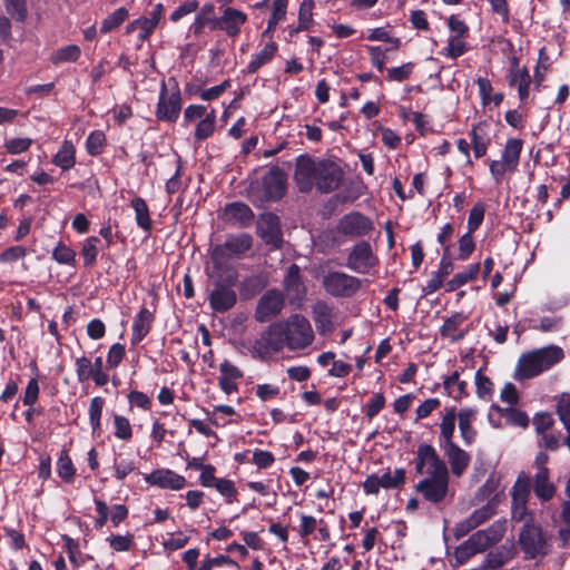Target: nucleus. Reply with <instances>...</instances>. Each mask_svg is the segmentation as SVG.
<instances>
[{
	"label": "nucleus",
	"mask_w": 570,
	"mask_h": 570,
	"mask_svg": "<svg viewBox=\"0 0 570 570\" xmlns=\"http://www.w3.org/2000/svg\"><path fill=\"white\" fill-rule=\"evenodd\" d=\"M444 455L455 476H461L471 462V455L462 450L456 443L442 444Z\"/></svg>",
	"instance_id": "aec40b11"
},
{
	"label": "nucleus",
	"mask_w": 570,
	"mask_h": 570,
	"mask_svg": "<svg viewBox=\"0 0 570 570\" xmlns=\"http://www.w3.org/2000/svg\"><path fill=\"white\" fill-rule=\"evenodd\" d=\"M386 399L383 393H374L364 406V414L367 420L375 417L384 407Z\"/></svg>",
	"instance_id": "bf43d9fd"
},
{
	"label": "nucleus",
	"mask_w": 570,
	"mask_h": 570,
	"mask_svg": "<svg viewBox=\"0 0 570 570\" xmlns=\"http://www.w3.org/2000/svg\"><path fill=\"white\" fill-rule=\"evenodd\" d=\"M523 141L519 138H509L502 151V160L509 166V173H514L520 161Z\"/></svg>",
	"instance_id": "7c9ffc66"
},
{
	"label": "nucleus",
	"mask_w": 570,
	"mask_h": 570,
	"mask_svg": "<svg viewBox=\"0 0 570 570\" xmlns=\"http://www.w3.org/2000/svg\"><path fill=\"white\" fill-rule=\"evenodd\" d=\"M284 304L285 298L282 292L268 289L257 303L255 320L259 323L269 322L282 312Z\"/></svg>",
	"instance_id": "ddd939ff"
},
{
	"label": "nucleus",
	"mask_w": 570,
	"mask_h": 570,
	"mask_svg": "<svg viewBox=\"0 0 570 570\" xmlns=\"http://www.w3.org/2000/svg\"><path fill=\"white\" fill-rule=\"evenodd\" d=\"M216 126V112L212 109L204 119L196 124L194 138L197 142L204 141L213 136Z\"/></svg>",
	"instance_id": "58836bf2"
},
{
	"label": "nucleus",
	"mask_w": 570,
	"mask_h": 570,
	"mask_svg": "<svg viewBox=\"0 0 570 570\" xmlns=\"http://www.w3.org/2000/svg\"><path fill=\"white\" fill-rule=\"evenodd\" d=\"M106 146V135L101 130H94L86 140V150L90 156H98Z\"/></svg>",
	"instance_id": "3c124183"
},
{
	"label": "nucleus",
	"mask_w": 570,
	"mask_h": 570,
	"mask_svg": "<svg viewBox=\"0 0 570 570\" xmlns=\"http://www.w3.org/2000/svg\"><path fill=\"white\" fill-rule=\"evenodd\" d=\"M465 320L466 316L461 312H456L450 317H446L439 330L441 337L451 340L455 332H458L461 325L465 322Z\"/></svg>",
	"instance_id": "c03bdc74"
},
{
	"label": "nucleus",
	"mask_w": 570,
	"mask_h": 570,
	"mask_svg": "<svg viewBox=\"0 0 570 570\" xmlns=\"http://www.w3.org/2000/svg\"><path fill=\"white\" fill-rule=\"evenodd\" d=\"M557 413L564 429L570 432V394H563L557 403Z\"/></svg>",
	"instance_id": "338daca9"
},
{
	"label": "nucleus",
	"mask_w": 570,
	"mask_h": 570,
	"mask_svg": "<svg viewBox=\"0 0 570 570\" xmlns=\"http://www.w3.org/2000/svg\"><path fill=\"white\" fill-rule=\"evenodd\" d=\"M528 504L529 500H511V515L514 521L534 522L533 512L529 510Z\"/></svg>",
	"instance_id": "864d4df0"
},
{
	"label": "nucleus",
	"mask_w": 570,
	"mask_h": 570,
	"mask_svg": "<svg viewBox=\"0 0 570 570\" xmlns=\"http://www.w3.org/2000/svg\"><path fill=\"white\" fill-rule=\"evenodd\" d=\"M373 228L372 219L356 210L343 215L336 224V230L351 238L364 237L370 234Z\"/></svg>",
	"instance_id": "9d476101"
},
{
	"label": "nucleus",
	"mask_w": 570,
	"mask_h": 570,
	"mask_svg": "<svg viewBox=\"0 0 570 570\" xmlns=\"http://www.w3.org/2000/svg\"><path fill=\"white\" fill-rule=\"evenodd\" d=\"M474 380L478 397L487 401L490 400L494 391V385L492 381L483 374L482 368L476 371Z\"/></svg>",
	"instance_id": "8fccbe9b"
},
{
	"label": "nucleus",
	"mask_w": 570,
	"mask_h": 570,
	"mask_svg": "<svg viewBox=\"0 0 570 570\" xmlns=\"http://www.w3.org/2000/svg\"><path fill=\"white\" fill-rule=\"evenodd\" d=\"M284 346L285 325L283 323H275L254 343L252 353L263 360L273 353L282 351Z\"/></svg>",
	"instance_id": "6e6552de"
},
{
	"label": "nucleus",
	"mask_w": 570,
	"mask_h": 570,
	"mask_svg": "<svg viewBox=\"0 0 570 570\" xmlns=\"http://www.w3.org/2000/svg\"><path fill=\"white\" fill-rule=\"evenodd\" d=\"M99 242V238L96 236H90L83 240L81 256L83 257L85 266L90 267L96 263L99 252L97 245Z\"/></svg>",
	"instance_id": "603ef678"
},
{
	"label": "nucleus",
	"mask_w": 570,
	"mask_h": 570,
	"mask_svg": "<svg viewBox=\"0 0 570 570\" xmlns=\"http://www.w3.org/2000/svg\"><path fill=\"white\" fill-rule=\"evenodd\" d=\"M315 7L314 0H304L298 10V26L289 30V36L297 33L301 30H309L314 24L313 9Z\"/></svg>",
	"instance_id": "f704fd0d"
},
{
	"label": "nucleus",
	"mask_w": 570,
	"mask_h": 570,
	"mask_svg": "<svg viewBox=\"0 0 570 570\" xmlns=\"http://www.w3.org/2000/svg\"><path fill=\"white\" fill-rule=\"evenodd\" d=\"M227 566L230 570H237L238 564L230 558L219 556L215 558H207L202 562V566L197 570H212L215 567Z\"/></svg>",
	"instance_id": "e2e57ef3"
},
{
	"label": "nucleus",
	"mask_w": 570,
	"mask_h": 570,
	"mask_svg": "<svg viewBox=\"0 0 570 570\" xmlns=\"http://www.w3.org/2000/svg\"><path fill=\"white\" fill-rule=\"evenodd\" d=\"M325 292L337 298L353 297L362 287V281L344 272L331 271L322 278Z\"/></svg>",
	"instance_id": "20e7f679"
},
{
	"label": "nucleus",
	"mask_w": 570,
	"mask_h": 570,
	"mask_svg": "<svg viewBox=\"0 0 570 570\" xmlns=\"http://www.w3.org/2000/svg\"><path fill=\"white\" fill-rule=\"evenodd\" d=\"M145 481L154 487L167 490H181L186 485L185 476L169 469H157L144 475Z\"/></svg>",
	"instance_id": "f3484780"
},
{
	"label": "nucleus",
	"mask_w": 570,
	"mask_h": 570,
	"mask_svg": "<svg viewBox=\"0 0 570 570\" xmlns=\"http://www.w3.org/2000/svg\"><path fill=\"white\" fill-rule=\"evenodd\" d=\"M225 217L227 222L238 227H247L254 219V213L244 203H232L225 208Z\"/></svg>",
	"instance_id": "5701e85b"
},
{
	"label": "nucleus",
	"mask_w": 570,
	"mask_h": 570,
	"mask_svg": "<svg viewBox=\"0 0 570 570\" xmlns=\"http://www.w3.org/2000/svg\"><path fill=\"white\" fill-rule=\"evenodd\" d=\"M458 246H459V253H458L456 258L462 262L468 261L475 250V242H474L473 233H470V230H466V233H464L462 236H460V238L458 240Z\"/></svg>",
	"instance_id": "6e6d98bb"
},
{
	"label": "nucleus",
	"mask_w": 570,
	"mask_h": 570,
	"mask_svg": "<svg viewBox=\"0 0 570 570\" xmlns=\"http://www.w3.org/2000/svg\"><path fill=\"white\" fill-rule=\"evenodd\" d=\"M247 21V16L240 10L227 7L222 16L217 18V30H223L228 37H236L242 26Z\"/></svg>",
	"instance_id": "a211bd4d"
},
{
	"label": "nucleus",
	"mask_w": 570,
	"mask_h": 570,
	"mask_svg": "<svg viewBox=\"0 0 570 570\" xmlns=\"http://www.w3.org/2000/svg\"><path fill=\"white\" fill-rule=\"evenodd\" d=\"M492 407L495 411H498L501 414V416H503L510 425L520 426V428H527L529 425V416L522 410H519L514 406H509V407L503 409L498 405H492Z\"/></svg>",
	"instance_id": "4c0bfd02"
},
{
	"label": "nucleus",
	"mask_w": 570,
	"mask_h": 570,
	"mask_svg": "<svg viewBox=\"0 0 570 570\" xmlns=\"http://www.w3.org/2000/svg\"><path fill=\"white\" fill-rule=\"evenodd\" d=\"M209 111L207 107L203 105H190L184 111V126L189 125L193 121H199L208 116Z\"/></svg>",
	"instance_id": "0e129e2a"
},
{
	"label": "nucleus",
	"mask_w": 570,
	"mask_h": 570,
	"mask_svg": "<svg viewBox=\"0 0 570 570\" xmlns=\"http://www.w3.org/2000/svg\"><path fill=\"white\" fill-rule=\"evenodd\" d=\"M454 264L452 254H442L439 269L431 274V278L423 287L424 295H431L438 292L444 284L445 278L453 272Z\"/></svg>",
	"instance_id": "6ab92c4d"
},
{
	"label": "nucleus",
	"mask_w": 570,
	"mask_h": 570,
	"mask_svg": "<svg viewBox=\"0 0 570 570\" xmlns=\"http://www.w3.org/2000/svg\"><path fill=\"white\" fill-rule=\"evenodd\" d=\"M287 128H289V132H287L288 137H294V131H297V135L301 137L303 135V129L306 130L305 135L311 141H320L322 138V129L316 126H309V125H301L299 122L291 121L287 125Z\"/></svg>",
	"instance_id": "5fc2aeb1"
},
{
	"label": "nucleus",
	"mask_w": 570,
	"mask_h": 570,
	"mask_svg": "<svg viewBox=\"0 0 570 570\" xmlns=\"http://www.w3.org/2000/svg\"><path fill=\"white\" fill-rule=\"evenodd\" d=\"M114 429L115 436L118 440L128 442L132 438V428L129 420L122 415L115 414L114 415Z\"/></svg>",
	"instance_id": "4d7b16f0"
},
{
	"label": "nucleus",
	"mask_w": 570,
	"mask_h": 570,
	"mask_svg": "<svg viewBox=\"0 0 570 570\" xmlns=\"http://www.w3.org/2000/svg\"><path fill=\"white\" fill-rule=\"evenodd\" d=\"M531 487L534 495L542 503L550 501L557 492V487L550 480L549 469L537 471L534 476L531 479Z\"/></svg>",
	"instance_id": "412c9836"
},
{
	"label": "nucleus",
	"mask_w": 570,
	"mask_h": 570,
	"mask_svg": "<svg viewBox=\"0 0 570 570\" xmlns=\"http://www.w3.org/2000/svg\"><path fill=\"white\" fill-rule=\"evenodd\" d=\"M564 358L563 350L549 345L523 353L517 363L513 377L522 382L539 376Z\"/></svg>",
	"instance_id": "f257e3e1"
},
{
	"label": "nucleus",
	"mask_w": 570,
	"mask_h": 570,
	"mask_svg": "<svg viewBox=\"0 0 570 570\" xmlns=\"http://www.w3.org/2000/svg\"><path fill=\"white\" fill-rule=\"evenodd\" d=\"M480 269V263H473L468 265L463 272L456 273L450 281L445 283V292H455L465 284L476 279Z\"/></svg>",
	"instance_id": "cd10ccee"
},
{
	"label": "nucleus",
	"mask_w": 570,
	"mask_h": 570,
	"mask_svg": "<svg viewBox=\"0 0 570 570\" xmlns=\"http://www.w3.org/2000/svg\"><path fill=\"white\" fill-rule=\"evenodd\" d=\"M131 207L135 210V218L137 225L145 232L151 229V219L149 216V209L146 202L140 197L131 199Z\"/></svg>",
	"instance_id": "ea45409f"
},
{
	"label": "nucleus",
	"mask_w": 570,
	"mask_h": 570,
	"mask_svg": "<svg viewBox=\"0 0 570 570\" xmlns=\"http://www.w3.org/2000/svg\"><path fill=\"white\" fill-rule=\"evenodd\" d=\"M454 233L455 228L452 223H446L441 227L436 236V242L441 245L443 249L442 254H451V248L453 246L451 239Z\"/></svg>",
	"instance_id": "680f3d73"
},
{
	"label": "nucleus",
	"mask_w": 570,
	"mask_h": 570,
	"mask_svg": "<svg viewBox=\"0 0 570 570\" xmlns=\"http://www.w3.org/2000/svg\"><path fill=\"white\" fill-rule=\"evenodd\" d=\"M285 195V171L279 166L271 167L262 177L261 184L252 185L253 202H276Z\"/></svg>",
	"instance_id": "f03ea898"
},
{
	"label": "nucleus",
	"mask_w": 570,
	"mask_h": 570,
	"mask_svg": "<svg viewBox=\"0 0 570 570\" xmlns=\"http://www.w3.org/2000/svg\"><path fill=\"white\" fill-rule=\"evenodd\" d=\"M450 475L448 472L431 473L415 485V491L432 503L440 504L449 493Z\"/></svg>",
	"instance_id": "423d86ee"
},
{
	"label": "nucleus",
	"mask_w": 570,
	"mask_h": 570,
	"mask_svg": "<svg viewBox=\"0 0 570 570\" xmlns=\"http://www.w3.org/2000/svg\"><path fill=\"white\" fill-rule=\"evenodd\" d=\"M81 50L77 45H69L57 49L50 57L53 65L73 62L80 57Z\"/></svg>",
	"instance_id": "a18cd8bd"
},
{
	"label": "nucleus",
	"mask_w": 570,
	"mask_h": 570,
	"mask_svg": "<svg viewBox=\"0 0 570 570\" xmlns=\"http://www.w3.org/2000/svg\"><path fill=\"white\" fill-rule=\"evenodd\" d=\"M57 473L66 483H72L76 476V468L67 451H61L57 461Z\"/></svg>",
	"instance_id": "79ce46f5"
},
{
	"label": "nucleus",
	"mask_w": 570,
	"mask_h": 570,
	"mask_svg": "<svg viewBox=\"0 0 570 570\" xmlns=\"http://www.w3.org/2000/svg\"><path fill=\"white\" fill-rule=\"evenodd\" d=\"M415 68V63L412 61L405 62L399 67H391L386 69V80L392 82H403L407 80Z\"/></svg>",
	"instance_id": "09e8293b"
},
{
	"label": "nucleus",
	"mask_w": 570,
	"mask_h": 570,
	"mask_svg": "<svg viewBox=\"0 0 570 570\" xmlns=\"http://www.w3.org/2000/svg\"><path fill=\"white\" fill-rule=\"evenodd\" d=\"M277 51V46L273 41H268L249 61L247 71L255 73L261 67L268 63Z\"/></svg>",
	"instance_id": "473e14b6"
},
{
	"label": "nucleus",
	"mask_w": 570,
	"mask_h": 570,
	"mask_svg": "<svg viewBox=\"0 0 570 570\" xmlns=\"http://www.w3.org/2000/svg\"><path fill=\"white\" fill-rule=\"evenodd\" d=\"M313 320L321 334L333 330V307L325 301H317L313 306Z\"/></svg>",
	"instance_id": "b1692460"
},
{
	"label": "nucleus",
	"mask_w": 570,
	"mask_h": 570,
	"mask_svg": "<svg viewBox=\"0 0 570 570\" xmlns=\"http://www.w3.org/2000/svg\"><path fill=\"white\" fill-rule=\"evenodd\" d=\"M367 51L370 53V60L373 67H375L380 72L384 71L387 56L386 51L382 49L380 46H368Z\"/></svg>",
	"instance_id": "69168bd1"
},
{
	"label": "nucleus",
	"mask_w": 570,
	"mask_h": 570,
	"mask_svg": "<svg viewBox=\"0 0 570 570\" xmlns=\"http://www.w3.org/2000/svg\"><path fill=\"white\" fill-rule=\"evenodd\" d=\"M455 419L456 412L455 407H446L445 414L442 417V422L440 424L441 433H440V444H450L454 443L452 441L454 431H455Z\"/></svg>",
	"instance_id": "72a5a7b5"
},
{
	"label": "nucleus",
	"mask_w": 570,
	"mask_h": 570,
	"mask_svg": "<svg viewBox=\"0 0 570 570\" xmlns=\"http://www.w3.org/2000/svg\"><path fill=\"white\" fill-rule=\"evenodd\" d=\"M469 50V47L463 38L459 37H449L448 46L444 48V52H442L446 58L456 59L463 56Z\"/></svg>",
	"instance_id": "13d9d810"
},
{
	"label": "nucleus",
	"mask_w": 570,
	"mask_h": 570,
	"mask_svg": "<svg viewBox=\"0 0 570 570\" xmlns=\"http://www.w3.org/2000/svg\"><path fill=\"white\" fill-rule=\"evenodd\" d=\"M343 179V170L333 161L320 160L315 187L322 194H328L336 188Z\"/></svg>",
	"instance_id": "2eb2a0df"
},
{
	"label": "nucleus",
	"mask_w": 570,
	"mask_h": 570,
	"mask_svg": "<svg viewBox=\"0 0 570 570\" xmlns=\"http://www.w3.org/2000/svg\"><path fill=\"white\" fill-rule=\"evenodd\" d=\"M416 456L425 464H430V468L428 469L429 474L449 471L445 462L440 458L435 448L431 444L421 443L417 446Z\"/></svg>",
	"instance_id": "393cba45"
},
{
	"label": "nucleus",
	"mask_w": 570,
	"mask_h": 570,
	"mask_svg": "<svg viewBox=\"0 0 570 570\" xmlns=\"http://www.w3.org/2000/svg\"><path fill=\"white\" fill-rule=\"evenodd\" d=\"M157 26L155 20H149L146 17L139 18L130 22L126 27V33L130 35L137 32V37L140 41H145L149 38Z\"/></svg>",
	"instance_id": "a19ab883"
},
{
	"label": "nucleus",
	"mask_w": 570,
	"mask_h": 570,
	"mask_svg": "<svg viewBox=\"0 0 570 570\" xmlns=\"http://www.w3.org/2000/svg\"><path fill=\"white\" fill-rule=\"evenodd\" d=\"M52 163L62 170L71 169L76 164V148L70 140H63L59 150L52 158Z\"/></svg>",
	"instance_id": "2f4dec72"
},
{
	"label": "nucleus",
	"mask_w": 570,
	"mask_h": 570,
	"mask_svg": "<svg viewBox=\"0 0 570 570\" xmlns=\"http://www.w3.org/2000/svg\"><path fill=\"white\" fill-rule=\"evenodd\" d=\"M379 257L367 240L354 244L346 257L345 266L358 274H368L379 266Z\"/></svg>",
	"instance_id": "39448f33"
},
{
	"label": "nucleus",
	"mask_w": 570,
	"mask_h": 570,
	"mask_svg": "<svg viewBox=\"0 0 570 570\" xmlns=\"http://www.w3.org/2000/svg\"><path fill=\"white\" fill-rule=\"evenodd\" d=\"M485 214V206L482 202H478L473 205L468 217V230L474 233L480 228L483 223Z\"/></svg>",
	"instance_id": "052dcab7"
},
{
	"label": "nucleus",
	"mask_w": 570,
	"mask_h": 570,
	"mask_svg": "<svg viewBox=\"0 0 570 570\" xmlns=\"http://www.w3.org/2000/svg\"><path fill=\"white\" fill-rule=\"evenodd\" d=\"M253 237L247 233L228 235L223 245L216 246L213 250L215 263L220 262L226 256H239L250 249Z\"/></svg>",
	"instance_id": "4468645a"
},
{
	"label": "nucleus",
	"mask_w": 570,
	"mask_h": 570,
	"mask_svg": "<svg viewBox=\"0 0 570 570\" xmlns=\"http://www.w3.org/2000/svg\"><path fill=\"white\" fill-rule=\"evenodd\" d=\"M501 537V533H497L493 528H489L488 530H479L474 532L469 538V543L474 547V551L481 553L498 542Z\"/></svg>",
	"instance_id": "c756f323"
},
{
	"label": "nucleus",
	"mask_w": 570,
	"mask_h": 570,
	"mask_svg": "<svg viewBox=\"0 0 570 570\" xmlns=\"http://www.w3.org/2000/svg\"><path fill=\"white\" fill-rule=\"evenodd\" d=\"M494 514V507L491 502H488L480 509L474 510L469 519L472 521V525L478 528L480 524L484 523Z\"/></svg>",
	"instance_id": "774afa93"
},
{
	"label": "nucleus",
	"mask_w": 570,
	"mask_h": 570,
	"mask_svg": "<svg viewBox=\"0 0 570 570\" xmlns=\"http://www.w3.org/2000/svg\"><path fill=\"white\" fill-rule=\"evenodd\" d=\"M475 415L476 410L474 409H462L458 413L459 429L465 445L472 444L476 436V430L472 426Z\"/></svg>",
	"instance_id": "c85d7f7f"
},
{
	"label": "nucleus",
	"mask_w": 570,
	"mask_h": 570,
	"mask_svg": "<svg viewBox=\"0 0 570 570\" xmlns=\"http://www.w3.org/2000/svg\"><path fill=\"white\" fill-rule=\"evenodd\" d=\"M105 406V400L100 396H95L90 401L89 405V422L92 428L94 434H99L101 430V414Z\"/></svg>",
	"instance_id": "de8ad7c7"
},
{
	"label": "nucleus",
	"mask_w": 570,
	"mask_h": 570,
	"mask_svg": "<svg viewBox=\"0 0 570 570\" xmlns=\"http://www.w3.org/2000/svg\"><path fill=\"white\" fill-rule=\"evenodd\" d=\"M313 340L314 333L309 321L305 316L294 314L287 320V348H305Z\"/></svg>",
	"instance_id": "1a4fd4ad"
},
{
	"label": "nucleus",
	"mask_w": 570,
	"mask_h": 570,
	"mask_svg": "<svg viewBox=\"0 0 570 570\" xmlns=\"http://www.w3.org/2000/svg\"><path fill=\"white\" fill-rule=\"evenodd\" d=\"M181 109V95L178 89L168 92L166 85L163 82L159 94V100L156 110V117L161 121L175 122Z\"/></svg>",
	"instance_id": "f8f14e48"
},
{
	"label": "nucleus",
	"mask_w": 570,
	"mask_h": 570,
	"mask_svg": "<svg viewBox=\"0 0 570 570\" xmlns=\"http://www.w3.org/2000/svg\"><path fill=\"white\" fill-rule=\"evenodd\" d=\"M258 234L263 240L274 248H281L283 244V233L281 219L272 214H263L258 220Z\"/></svg>",
	"instance_id": "dca6fc26"
},
{
	"label": "nucleus",
	"mask_w": 570,
	"mask_h": 570,
	"mask_svg": "<svg viewBox=\"0 0 570 570\" xmlns=\"http://www.w3.org/2000/svg\"><path fill=\"white\" fill-rule=\"evenodd\" d=\"M154 321L153 313L142 307L139 313L136 315L132 323V334H131V343L138 344L140 343L146 335L149 333L151 328V323Z\"/></svg>",
	"instance_id": "bb28decb"
},
{
	"label": "nucleus",
	"mask_w": 570,
	"mask_h": 570,
	"mask_svg": "<svg viewBox=\"0 0 570 570\" xmlns=\"http://www.w3.org/2000/svg\"><path fill=\"white\" fill-rule=\"evenodd\" d=\"M128 10L124 7L116 9L112 13H110L107 18H105L101 22L100 32L108 33L115 29H117L120 24H122L128 18Z\"/></svg>",
	"instance_id": "49530a36"
},
{
	"label": "nucleus",
	"mask_w": 570,
	"mask_h": 570,
	"mask_svg": "<svg viewBox=\"0 0 570 570\" xmlns=\"http://www.w3.org/2000/svg\"><path fill=\"white\" fill-rule=\"evenodd\" d=\"M208 26L210 30H217V17H215V6L205 3L197 12L194 22L190 24V31L199 36L204 28Z\"/></svg>",
	"instance_id": "a878e982"
},
{
	"label": "nucleus",
	"mask_w": 570,
	"mask_h": 570,
	"mask_svg": "<svg viewBox=\"0 0 570 570\" xmlns=\"http://www.w3.org/2000/svg\"><path fill=\"white\" fill-rule=\"evenodd\" d=\"M519 544L525 559H535L544 554L547 540L542 528L534 522H525L519 533Z\"/></svg>",
	"instance_id": "0eeeda50"
},
{
	"label": "nucleus",
	"mask_w": 570,
	"mask_h": 570,
	"mask_svg": "<svg viewBox=\"0 0 570 570\" xmlns=\"http://www.w3.org/2000/svg\"><path fill=\"white\" fill-rule=\"evenodd\" d=\"M237 282V275L229 273L224 278H217L213 282V288L209 292V306L215 313H225L232 309L237 302V294L233 288Z\"/></svg>",
	"instance_id": "7ed1b4c3"
},
{
	"label": "nucleus",
	"mask_w": 570,
	"mask_h": 570,
	"mask_svg": "<svg viewBox=\"0 0 570 570\" xmlns=\"http://www.w3.org/2000/svg\"><path fill=\"white\" fill-rule=\"evenodd\" d=\"M380 481L383 489H400L405 484L406 471L403 468H397L394 470V474H391V471L387 470L380 476Z\"/></svg>",
	"instance_id": "37998d69"
},
{
	"label": "nucleus",
	"mask_w": 570,
	"mask_h": 570,
	"mask_svg": "<svg viewBox=\"0 0 570 570\" xmlns=\"http://www.w3.org/2000/svg\"><path fill=\"white\" fill-rule=\"evenodd\" d=\"M306 296V288L299 279V267L292 264L287 267V301L299 304Z\"/></svg>",
	"instance_id": "4be33fe9"
},
{
	"label": "nucleus",
	"mask_w": 570,
	"mask_h": 570,
	"mask_svg": "<svg viewBox=\"0 0 570 570\" xmlns=\"http://www.w3.org/2000/svg\"><path fill=\"white\" fill-rule=\"evenodd\" d=\"M320 160L304 154L296 158L294 181L301 193H309L315 187Z\"/></svg>",
	"instance_id": "9b49d317"
},
{
	"label": "nucleus",
	"mask_w": 570,
	"mask_h": 570,
	"mask_svg": "<svg viewBox=\"0 0 570 570\" xmlns=\"http://www.w3.org/2000/svg\"><path fill=\"white\" fill-rule=\"evenodd\" d=\"M531 478L524 472L521 471L517 480L511 489V500L512 501H521L529 500L531 493Z\"/></svg>",
	"instance_id": "e433bc0d"
},
{
	"label": "nucleus",
	"mask_w": 570,
	"mask_h": 570,
	"mask_svg": "<svg viewBox=\"0 0 570 570\" xmlns=\"http://www.w3.org/2000/svg\"><path fill=\"white\" fill-rule=\"evenodd\" d=\"M266 286V279L263 275H250L244 278L239 286L243 298L249 299L258 294Z\"/></svg>",
	"instance_id": "c9c22d12"
}]
</instances>
